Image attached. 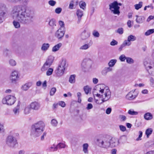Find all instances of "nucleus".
I'll return each instance as SVG.
<instances>
[{
  "label": "nucleus",
  "mask_w": 154,
  "mask_h": 154,
  "mask_svg": "<svg viewBox=\"0 0 154 154\" xmlns=\"http://www.w3.org/2000/svg\"><path fill=\"white\" fill-rule=\"evenodd\" d=\"M54 71L53 69L52 68H49L47 70L46 74L47 76L51 75Z\"/></svg>",
  "instance_id": "nucleus-42"
},
{
  "label": "nucleus",
  "mask_w": 154,
  "mask_h": 154,
  "mask_svg": "<svg viewBox=\"0 0 154 154\" xmlns=\"http://www.w3.org/2000/svg\"><path fill=\"white\" fill-rule=\"evenodd\" d=\"M9 63L10 65L13 66H14L16 65V62L12 59L10 60Z\"/></svg>",
  "instance_id": "nucleus-46"
},
{
  "label": "nucleus",
  "mask_w": 154,
  "mask_h": 154,
  "mask_svg": "<svg viewBox=\"0 0 154 154\" xmlns=\"http://www.w3.org/2000/svg\"><path fill=\"white\" fill-rule=\"evenodd\" d=\"M50 45L48 43H44L43 44L41 48V49L44 51H47L49 48Z\"/></svg>",
  "instance_id": "nucleus-27"
},
{
  "label": "nucleus",
  "mask_w": 154,
  "mask_h": 154,
  "mask_svg": "<svg viewBox=\"0 0 154 154\" xmlns=\"http://www.w3.org/2000/svg\"><path fill=\"white\" fill-rule=\"evenodd\" d=\"M54 60V57L53 56H49L48 57L45 63L51 66L53 63Z\"/></svg>",
  "instance_id": "nucleus-23"
},
{
  "label": "nucleus",
  "mask_w": 154,
  "mask_h": 154,
  "mask_svg": "<svg viewBox=\"0 0 154 154\" xmlns=\"http://www.w3.org/2000/svg\"><path fill=\"white\" fill-rule=\"evenodd\" d=\"M76 15L78 17V23H79L81 20L82 17L83 15V11L80 9L76 11Z\"/></svg>",
  "instance_id": "nucleus-18"
},
{
  "label": "nucleus",
  "mask_w": 154,
  "mask_h": 154,
  "mask_svg": "<svg viewBox=\"0 0 154 154\" xmlns=\"http://www.w3.org/2000/svg\"><path fill=\"white\" fill-rule=\"evenodd\" d=\"M136 17H137L136 21L138 23H143L145 20V18L143 16H138L136 15Z\"/></svg>",
  "instance_id": "nucleus-17"
},
{
  "label": "nucleus",
  "mask_w": 154,
  "mask_h": 154,
  "mask_svg": "<svg viewBox=\"0 0 154 154\" xmlns=\"http://www.w3.org/2000/svg\"><path fill=\"white\" fill-rule=\"evenodd\" d=\"M88 146L89 145L87 143H84L82 145V151L85 154H88L89 153Z\"/></svg>",
  "instance_id": "nucleus-20"
},
{
  "label": "nucleus",
  "mask_w": 154,
  "mask_h": 154,
  "mask_svg": "<svg viewBox=\"0 0 154 154\" xmlns=\"http://www.w3.org/2000/svg\"><path fill=\"white\" fill-rule=\"evenodd\" d=\"M119 143V140L117 138L114 137L110 138V140L109 142V147H115L118 146Z\"/></svg>",
  "instance_id": "nucleus-10"
},
{
  "label": "nucleus",
  "mask_w": 154,
  "mask_h": 154,
  "mask_svg": "<svg viewBox=\"0 0 154 154\" xmlns=\"http://www.w3.org/2000/svg\"><path fill=\"white\" fill-rule=\"evenodd\" d=\"M5 14L6 13L5 11L0 9V23L3 22V18Z\"/></svg>",
  "instance_id": "nucleus-34"
},
{
  "label": "nucleus",
  "mask_w": 154,
  "mask_h": 154,
  "mask_svg": "<svg viewBox=\"0 0 154 154\" xmlns=\"http://www.w3.org/2000/svg\"><path fill=\"white\" fill-rule=\"evenodd\" d=\"M136 39V37L132 35H131L128 36V42H130L131 41H134Z\"/></svg>",
  "instance_id": "nucleus-36"
},
{
  "label": "nucleus",
  "mask_w": 154,
  "mask_h": 154,
  "mask_svg": "<svg viewBox=\"0 0 154 154\" xmlns=\"http://www.w3.org/2000/svg\"><path fill=\"white\" fill-rule=\"evenodd\" d=\"M119 118L122 121H125L126 119V117L124 115H120L119 116Z\"/></svg>",
  "instance_id": "nucleus-58"
},
{
  "label": "nucleus",
  "mask_w": 154,
  "mask_h": 154,
  "mask_svg": "<svg viewBox=\"0 0 154 154\" xmlns=\"http://www.w3.org/2000/svg\"><path fill=\"white\" fill-rule=\"evenodd\" d=\"M92 35L95 37H99L100 35L99 32L96 30L93 31Z\"/></svg>",
  "instance_id": "nucleus-48"
},
{
  "label": "nucleus",
  "mask_w": 154,
  "mask_h": 154,
  "mask_svg": "<svg viewBox=\"0 0 154 154\" xmlns=\"http://www.w3.org/2000/svg\"><path fill=\"white\" fill-rule=\"evenodd\" d=\"M135 97V96L131 92H129L126 96V98L128 100H132Z\"/></svg>",
  "instance_id": "nucleus-32"
},
{
  "label": "nucleus",
  "mask_w": 154,
  "mask_h": 154,
  "mask_svg": "<svg viewBox=\"0 0 154 154\" xmlns=\"http://www.w3.org/2000/svg\"><path fill=\"white\" fill-rule=\"evenodd\" d=\"M126 140V138L125 136H123L120 138V140L121 142H122V143H125Z\"/></svg>",
  "instance_id": "nucleus-52"
},
{
  "label": "nucleus",
  "mask_w": 154,
  "mask_h": 154,
  "mask_svg": "<svg viewBox=\"0 0 154 154\" xmlns=\"http://www.w3.org/2000/svg\"><path fill=\"white\" fill-rule=\"evenodd\" d=\"M11 15L13 19L14 27L19 29L20 24H28L32 21L34 15L32 11L27 7L21 5L14 6L11 11Z\"/></svg>",
  "instance_id": "nucleus-1"
},
{
  "label": "nucleus",
  "mask_w": 154,
  "mask_h": 154,
  "mask_svg": "<svg viewBox=\"0 0 154 154\" xmlns=\"http://www.w3.org/2000/svg\"><path fill=\"white\" fill-rule=\"evenodd\" d=\"M32 83L31 82H27L22 86L21 89L23 91H27L32 86Z\"/></svg>",
  "instance_id": "nucleus-13"
},
{
  "label": "nucleus",
  "mask_w": 154,
  "mask_h": 154,
  "mask_svg": "<svg viewBox=\"0 0 154 154\" xmlns=\"http://www.w3.org/2000/svg\"><path fill=\"white\" fill-rule=\"evenodd\" d=\"M57 149H60L61 148H64L65 147V145L63 143H59L56 145Z\"/></svg>",
  "instance_id": "nucleus-43"
},
{
  "label": "nucleus",
  "mask_w": 154,
  "mask_h": 154,
  "mask_svg": "<svg viewBox=\"0 0 154 154\" xmlns=\"http://www.w3.org/2000/svg\"><path fill=\"white\" fill-rule=\"evenodd\" d=\"M123 29L122 28H118L117 30L116 31V32L122 35L123 33Z\"/></svg>",
  "instance_id": "nucleus-51"
},
{
  "label": "nucleus",
  "mask_w": 154,
  "mask_h": 154,
  "mask_svg": "<svg viewBox=\"0 0 154 154\" xmlns=\"http://www.w3.org/2000/svg\"><path fill=\"white\" fill-rule=\"evenodd\" d=\"M109 140L110 137L109 136H103L97 140L99 146L106 149L109 147Z\"/></svg>",
  "instance_id": "nucleus-4"
},
{
  "label": "nucleus",
  "mask_w": 154,
  "mask_h": 154,
  "mask_svg": "<svg viewBox=\"0 0 154 154\" xmlns=\"http://www.w3.org/2000/svg\"><path fill=\"white\" fill-rule=\"evenodd\" d=\"M154 32V29H151L147 30L145 33V35L148 36Z\"/></svg>",
  "instance_id": "nucleus-41"
},
{
  "label": "nucleus",
  "mask_w": 154,
  "mask_h": 154,
  "mask_svg": "<svg viewBox=\"0 0 154 154\" xmlns=\"http://www.w3.org/2000/svg\"><path fill=\"white\" fill-rule=\"evenodd\" d=\"M75 75H71L69 79V82L72 84L75 83Z\"/></svg>",
  "instance_id": "nucleus-30"
},
{
  "label": "nucleus",
  "mask_w": 154,
  "mask_h": 154,
  "mask_svg": "<svg viewBox=\"0 0 154 154\" xmlns=\"http://www.w3.org/2000/svg\"><path fill=\"white\" fill-rule=\"evenodd\" d=\"M65 32L62 30L61 28L59 29L55 33V36L58 39L62 38L64 36Z\"/></svg>",
  "instance_id": "nucleus-12"
},
{
  "label": "nucleus",
  "mask_w": 154,
  "mask_h": 154,
  "mask_svg": "<svg viewBox=\"0 0 154 154\" xmlns=\"http://www.w3.org/2000/svg\"><path fill=\"white\" fill-rule=\"evenodd\" d=\"M5 129L2 124H0V133H3L4 132Z\"/></svg>",
  "instance_id": "nucleus-59"
},
{
  "label": "nucleus",
  "mask_w": 154,
  "mask_h": 154,
  "mask_svg": "<svg viewBox=\"0 0 154 154\" xmlns=\"http://www.w3.org/2000/svg\"><path fill=\"white\" fill-rule=\"evenodd\" d=\"M48 150L51 152H54L56 151L57 149L56 146V145L53 144L51 146L49 147Z\"/></svg>",
  "instance_id": "nucleus-38"
},
{
  "label": "nucleus",
  "mask_w": 154,
  "mask_h": 154,
  "mask_svg": "<svg viewBox=\"0 0 154 154\" xmlns=\"http://www.w3.org/2000/svg\"><path fill=\"white\" fill-rule=\"evenodd\" d=\"M50 66L45 63L41 68V71L42 72H44L48 70Z\"/></svg>",
  "instance_id": "nucleus-31"
},
{
  "label": "nucleus",
  "mask_w": 154,
  "mask_h": 154,
  "mask_svg": "<svg viewBox=\"0 0 154 154\" xmlns=\"http://www.w3.org/2000/svg\"><path fill=\"white\" fill-rule=\"evenodd\" d=\"M143 2H140L138 4H136L134 5L135 8L136 9L138 10L141 8L142 6Z\"/></svg>",
  "instance_id": "nucleus-39"
},
{
  "label": "nucleus",
  "mask_w": 154,
  "mask_h": 154,
  "mask_svg": "<svg viewBox=\"0 0 154 154\" xmlns=\"http://www.w3.org/2000/svg\"><path fill=\"white\" fill-rule=\"evenodd\" d=\"M109 9L115 14H117L119 15L120 14L119 11L120 7L117 5L116 3L114 2L109 5Z\"/></svg>",
  "instance_id": "nucleus-7"
},
{
  "label": "nucleus",
  "mask_w": 154,
  "mask_h": 154,
  "mask_svg": "<svg viewBox=\"0 0 154 154\" xmlns=\"http://www.w3.org/2000/svg\"><path fill=\"white\" fill-rule=\"evenodd\" d=\"M92 63V61L90 59H85L82 62V66L84 68L88 69L91 67Z\"/></svg>",
  "instance_id": "nucleus-9"
},
{
  "label": "nucleus",
  "mask_w": 154,
  "mask_h": 154,
  "mask_svg": "<svg viewBox=\"0 0 154 154\" xmlns=\"http://www.w3.org/2000/svg\"><path fill=\"white\" fill-rule=\"evenodd\" d=\"M63 69H57L55 71V73L58 76H60L63 75L64 72V68H62Z\"/></svg>",
  "instance_id": "nucleus-21"
},
{
  "label": "nucleus",
  "mask_w": 154,
  "mask_h": 154,
  "mask_svg": "<svg viewBox=\"0 0 154 154\" xmlns=\"http://www.w3.org/2000/svg\"><path fill=\"white\" fill-rule=\"evenodd\" d=\"M18 72L16 70L13 71L11 74L9 79L11 82L16 83L20 78Z\"/></svg>",
  "instance_id": "nucleus-8"
},
{
  "label": "nucleus",
  "mask_w": 154,
  "mask_h": 154,
  "mask_svg": "<svg viewBox=\"0 0 154 154\" xmlns=\"http://www.w3.org/2000/svg\"><path fill=\"white\" fill-rule=\"evenodd\" d=\"M56 3V2L54 0H50L48 1V4L51 6H54Z\"/></svg>",
  "instance_id": "nucleus-57"
},
{
  "label": "nucleus",
  "mask_w": 154,
  "mask_h": 154,
  "mask_svg": "<svg viewBox=\"0 0 154 154\" xmlns=\"http://www.w3.org/2000/svg\"><path fill=\"white\" fill-rule=\"evenodd\" d=\"M62 11V8H57L55 10L56 13L59 14L61 13Z\"/></svg>",
  "instance_id": "nucleus-60"
},
{
  "label": "nucleus",
  "mask_w": 154,
  "mask_h": 154,
  "mask_svg": "<svg viewBox=\"0 0 154 154\" xmlns=\"http://www.w3.org/2000/svg\"><path fill=\"white\" fill-rule=\"evenodd\" d=\"M144 65L146 69L149 73V70L152 68V64L149 61H145L144 62Z\"/></svg>",
  "instance_id": "nucleus-15"
},
{
  "label": "nucleus",
  "mask_w": 154,
  "mask_h": 154,
  "mask_svg": "<svg viewBox=\"0 0 154 154\" xmlns=\"http://www.w3.org/2000/svg\"><path fill=\"white\" fill-rule=\"evenodd\" d=\"M30 109L31 108H30L29 106V107H26L24 110V114L26 115H27L29 113L30 111Z\"/></svg>",
  "instance_id": "nucleus-45"
},
{
  "label": "nucleus",
  "mask_w": 154,
  "mask_h": 154,
  "mask_svg": "<svg viewBox=\"0 0 154 154\" xmlns=\"http://www.w3.org/2000/svg\"><path fill=\"white\" fill-rule=\"evenodd\" d=\"M127 57L125 55L122 54L119 57V59L121 61L123 62L125 61V60L126 59Z\"/></svg>",
  "instance_id": "nucleus-53"
},
{
  "label": "nucleus",
  "mask_w": 154,
  "mask_h": 154,
  "mask_svg": "<svg viewBox=\"0 0 154 154\" xmlns=\"http://www.w3.org/2000/svg\"><path fill=\"white\" fill-rule=\"evenodd\" d=\"M20 104V102L19 101L17 106L14 107L13 109L14 114L15 116H18L19 114Z\"/></svg>",
  "instance_id": "nucleus-14"
},
{
  "label": "nucleus",
  "mask_w": 154,
  "mask_h": 154,
  "mask_svg": "<svg viewBox=\"0 0 154 154\" xmlns=\"http://www.w3.org/2000/svg\"><path fill=\"white\" fill-rule=\"evenodd\" d=\"M59 24L60 26V28H64V22L62 21H60L59 22Z\"/></svg>",
  "instance_id": "nucleus-63"
},
{
  "label": "nucleus",
  "mask_w": 154,
  "mask_h": 154,
  "mask_svg": "<svg viewBox=\"0 0 154 154\" xmlns=\"http://www.w3.org/2000/svg\"><path fill=\"white\" fill-rule=\"evenodd\" d=\"M90 36V34L87 32L85 30L82 33L81 38L83 40H85L88 38Z\"/></svg>",
  "instance_id": "nucleus-19"
},
{
  "label": "nucleus",
  "mask_w": 154,
  "mask_h": 154,
  "mask_svg": "<svg viewBox=\"0 0 154 154\" xmlns=\"http://www.w3.org/2000/svg\"><path fill=\"white\" fill-rule=\"evenodd\" d=\"M99 91V92L101 93H104L102 95V99L101 100L102 102H99L98 100L96 99L95 97H94L95 102L98 104H101L107 101L111 97V92L109 89H106L104 91V90L103 89H101Z\"/></svg>",
  "instance_id": "nucleus-3"
},
{
  "label": "nucleus",
  "mask_w": 154,
  "mask_h": 154,
  "mask_svg": "<svg viewBox=\"0 0 154 154\" xmlns=\"http://www.w3.org/2000/svg\"><path fill=\"white\" fill-rule=\"evenodd\" d=\"M112 70V69L110 67H105L102 70L101 72L102 75L103 76H106L107 75L108 72H111Z\"/></svg>",
  "instance_id": "nucleus-16"
},
{
  "label": "nucleus",
  "mask_w": 154,
  "mask_h": 154,
  "mask_svg": "<svg viewBox=\"0 0 154 154\" xmlns=\"http://www.w3.org/2000/svg\"><path fill=\"white\" fill-rule=\"evenodd\" d=\"M119 128L120 130L123 132H124L126 130V128L125 126L122 125H120Z\"/></svg>",
  "instance_id": "nucleus-56"
},
{
  "label": "nucleus",
  "mask_w": 154,
  "mask_h": 154,
  "mask_svg": "<svg viewBox=\"0 0 154 154\" xmlns=\"http://www.w3.org/2000/svg\"><path fill=\"white\" fill-rule=\"evenodd\" d=\"M6 144L9 147L14 148L17 144L16 139L12 135L8 136L6 139Z\"/></svg>",
  "instance_id": "nucleus-5"
},
{
  "label": "nucleus",
  "mask_w": 154,
  "mask_h": 154,
  "mask_svg": "<svg viewBox=\"0 0 154 154\" xmlns=\"http://www.w3.org/2000/svg\"><path fill=\"white\" fill-rule=\"evenodd\" d=\"M29 106L31 109L35 110H38L40 107V105L38 103L35 101L31 103L30 104Z\"/></svg>",
  "instance_id": "nucleus-11"
},
{
  "label": "nucleus",
  "mask_w": 154,
  "mask_h": 154,
  "mask_svg": "<svg viewBox=\"0 0 154 154\" xmlns=\"http://www.w3.org/2000/svg\"><path fill=\"white\" fill-rule=\"evenodd\" d=\"M90 46L89 44H85L81 46L79 49L82 50H86L88 49Z\"/></svg>",
  "instance_id": "nucleus-37"
},
{
  "label": "nucleus",
  "mask_w": 154,
  "mask_h": 154,
  "mask_svg": "<svg viewBox=\"0 0 154 154\" xmlns=\"http://www.w3.org/2000/svg\"><path fill=\"white\" fill-rule=\"evenodd\" d=\"M62 44L61 43H59L57 44L54 46L52 48V51L53 52H56L58 51L60 48L61 47Z\"/></svg>",
  "instance_id": "nucleus-25"
},
{
  "label": "nucleus",
  "mask_w": 154,
  "mask_h": 154,
  "mask_svg": "<svg viewBox=\"0 0 154 154\" xmlns=\"http://www.w3.org/2000/svg\"><path fill=\"white\" fill-rule=\"evenodd\" d=\"M128 113L129 115H136L138 114V112H137L135 111L132 109L129 110L128 111Z\"/></svg>",
  "instance_id": "nucleus-40"
},
{
  "label": "nucleus",
  "mask_w": 154,
  "mask_h": 154,
  "mask_svg": "<svg viewBox=\"0 0 154 154\" xmlns=\"http://www.w3.org/2000/svg\"><path fill=\"white\" fill-rule=\"evenodd\" d=\"M45 126V123L42 121L33 124L31 126V136L35 137H39L44 131Z\"/></svg>",
  "instance_id": "nucleus-2"
},
{
  "label": "nucleus",
  "mask_w": 154,
  "mask_h": 154,
  "mask_svg": "<svg viewBox=\"0 0 154 154\" xmlns=\"http://www.w3.org/2000/svg\"><path fill=\"white\" fill-rule=\"evenodd\" d=\"M126 62L130 64H132L134 63V60L131 58L127 57L126 59Z\"/></svg>",
  "instance_id": "nucleus-47"
},
{
  "label": "nucleus",
  "mask_w": 154,
  "mask_h": 154,
  "mask_svg": "<svg viewBox=\"0 0 154 154\" xmlns=\"http://www.w3.org/2000/svg\"><path fill=\"white\" fill-rule=\"evenodd\" d=\"M75 3H76V5L78 4V2L75 0H72L71 1L69 6V8L71 9H72L73 8L74 4Z\"/></svg>",
  "instance_id": "nucleus-29"
},
{
  "label": "nucleus",
  "mask_w": 154,
  "mask_h": 154,
  "mask_svg": "<svg viewBox=\"0 0 154 154\" xmlns=\"http://www.w3.org/2000/svg\"><path fill=\"white\" fill-rule=\"evenodd\" d=\"M58 104L63 107H64L66 105L65 102L62 101L59 102Z\"/></svg>",
  "instance_id": "nucleus-64"
},
{
  "label": "nucleus",
  "mask_w": 154,
  "mask_h": 154,
  "mask_svg": "<svg viewBox=\"0 0 154 154\" xmlns=\"http://www.w3.org/2000/svg\"><path fill=\"white\" fill-rule=\"evenodd\" d=\"M139 135L138 137L136 139V140L137 141H138L139 140H141V139L140 138L142 136L143 134V132L142 131H140L139 132Z\"/></svg>",
  "instance_id": "nucleus-61"
},
{
  "label": "nucleus",
  "mask_w": 154,
  "mask_h": 154,
  "mask_svg": "<svg viewBox=\"0 0 154 154\" xmlns=\"http://www.w3.org/2000/svg\"><path fill=\"white\" fill-rule=\"evenodd\" d=\"M117 62V60L116 59H112L110 60L108 63L109 67L110 68L113 67L115 64Z\"/></svg>",
  "instance_id": "nucleus-28"
},
{
  "label": "nucleus",
  "mask_w": 154,
  "mask_h": 154,
  "mask_svg": "<svg viewBox=\"0 0 154 154\" xmlns=\"http://www.w3.org/2000/svg\"><path fill=\"white\" fill-rule=\"evenodd\" d=\"M83 90L85 93L86 94H88L89 92H90L91 90V88L88 86L86 85L84 87Z\"/></svg>",
  "instance_id": "nucleus-35"
},
{
  "label": "nucleus",
  "mask_w": 154,
  "mask_h": 154,
  "mask_svg": "<svg viewBox=\"0 0 154 154\" xmlns=\"http://www.w3.org/2000/svg\"><path fill=\"white\" fill-rule=\"evenodd\" d=\"M16 100V98L13 96L8 95L3 98L2 103L4 104L11 105L13 104Z\"/></svg>",
  "instance_id": "nucleus-6"
},
{
  "label": "nucleus",
  "mask_w": 154,
  "mask_h": 154,
  "mask_svg": "<svg viewBox=\"0 0 154 154\" xmlns=\"http://www.w3.org/2000/svg\"><path fill=\"white\" fill-rule=\"evenodd\" d=\"M122 44L125 46H129L131 44V43L129 42H128V40H125L124 41Z\"/></svg>",
  "instance_id": "nucleus-54"
},
{
  "label": "nucleus",
  "mask_w": 154,
  "mask_h": 154,
  "mask_svg": "<svg viewBox=\"0 0 154 154\" xmlns=\"http://www.w3.org/2000/svg\"><path fill=\"white\" fill-rule=\"evenodd\" d=\"M58 123L57 121L55 119H53L51 121V124L54 127L57 126Z\"/></svg>",
  "instance_id": "nucleus-50"
},
{
  "label": "nucleus",
  "mask_w": 154,
  "mask_h": 154,
  "mask_svg": "<svg viewBox=\"0 0 154 154\" xmlns=\"http://www.w3.org/2000/svg\"><path fill=\"white\" fill-rule=\"evenodd\" d=\"M49 26L52 29L54 28V26H56V21L55 19H52L49 21L48 23Z\"/></svg>",
  "instance_id": "nucleus-24"
},
{
  "label": "nucleus",
  "mask_w": 154,
  "mask_h": 154,
  "mask_svg": "<svg viewBox=\"0 0 154 154\" xmlns=\"http://www.w3.org/2000/svg\"><path fill=\"white\" fill-rule=\"evenodd\" d=\"M56 91V88L54 87L52 88L50 91V94L51 96H53Z\"/></svg>",
  "instance_id": "nucleus-49"
},
{
  "label": "nucleus",
  "mask_w": 154,
  "mask_h": 154,
  "mask_svg": "<svg viewBox=\"0 0 154 154\" xmlns=\"http://www.w3.org/2000/svg\"><path fill=\"white\" fill-rule=\"evenodd\" d=\"M79 5L81 8H82L83 9H84L86 6V4L84 2L81 1L79 3Z\"/></svg>",
  "instance_id": "nucleus-44"
},
{
  "label": "nucleus",
  "mask_w": 154,
  "mask_h": 154,
  "mask_svg": "<svg viewBox=\"0 0 154 154\" xmlns=\"http://www.w3.org/2000/svg\"><path fill=\"white\" fill-rule=\"evenodd\" d=\"M93 107L92 105L90 103H88L87 105V106L86 107V109L88 110L91 109Z\"/></svg>",
  "instance_id": "nucleus-62"
},
{
  "label": "nucleus",
  "mask_w": 154,
  "mask_h": 154,
  "mask_svg": "<svg viewBox=\"0 0 154 154\" xmlns=\"http://www.w3.org/2000/svg\"><path fill=\"white\" fill-rule=\"evenodd\" d=\"M118 44V42L114 39H113L110 43V45L112 46H115L117 45Z\"/></svg>",
  "instance_id": "nucleus-55"
},
{
  "label": "nucleus",
  "mask_w": 154,
  "mask_h": 154,
  "mask_svg": "<svg viewBox=\"0 0 154 154\" xmlns=\"http://www.w3.org/2000/svg\"><path fill=\"white\" fill-rule=\"evenodd\" d=\"M153 130L151 128H149L147 129L145 131V134L146 135V137L147 138H148L150 136L152 133Z\"/></svg>",
  "instance_id": "nucleus-33"
},
{
  "label": "nucleus",
  "mask_w": 154,
  "mask_h": 154,
  "mask_svg": "<svg viewBox=\"0 0 154 154\" xmlns=\"http://www.w3.org/2000/svg\"><path fill=\"white\" fill-rule=\"evenodd\" d=\"M144 117L145 119L148 120L152 119L153 117L151 113L147 112L144 114Z\"/></svg>",
  "instance_id": "nucleus-26"
},
{
  "label": "nucleus",
  "mask_w": 154,
  "mask_h": 154,
  "mask_svg": "<svg viewBox=\"0 0 154 154\" xmlns=\"http://www.w3.org/2000/svg\"><path fill=\"white\" fill-rule=\"evenodd\" d=\"M66 60L65 59H62L61 62L58 66L57 69H63V67L64 68V70L65 69V66L66 65Z\"/></svg>",
  "instance_id": "nucleus-22"
}]
</instances>
